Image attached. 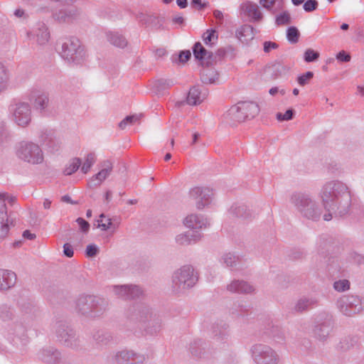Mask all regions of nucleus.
<instances>
[{"label":"nucleus","mask_w":364,"mask_h":364,"mask_svg":"<svg viewBox=\"0 0 364 364\" xmlns=\"http://www.w3.org/2000/svg\"><path fill=\"white\" fill-rule=\"evenodd\" d=\"M318 196L326 210L323 216L325 221H330L333 215L341 217L349 212L352 194L345 183L338 180L326 182L322 186Z\"/></svg>","instance_id":"f257e3e1"},{"label":"nucleus","mask_w":364,"mask_h":364,"mask_svg":"<svg viewBox=\"0 0 364 364\" xmlns=\"http://www.w3.org/2000/svg\"><path fill=\"white\" fill-rule=\"evenodd\" d=\"M290 203L294 206L300 215L312 221H318L323 215V203L320 204L309 194L305 193H294L290 198Z\"/></svg>","instance_id":"f03ea898"},{"label":"nucleus","mask_w":364,"mask_h":364,"mask_svg":"<svg viewBox=\"0 0 364 364\" xmlns=\"http://www.w3.org/2000/svg\"><path fill=\"white\" fill-rule=\"evenodd\" d=\"M15 154L19 160L32 165L41 164L44 161L43 151L40 145L30 140L18 142L15 146Z\"/></svg>","instance_id":"7ed1b4c3"},{"label":"nucleus","mask_w":364,"mask_h":364,"mask_svg":"<svg viewBox=\"0 0 364 364\" xmlns=\"http://www.w3.org/2000/svg\"><path fill=\"white\" fill-rule=\"evenodd\" d=\"M11 120L21 128L28 127L33 119L32 107L27 102L14 100L9 106Z\"/></svg>","instance_id":"20e7f679"},{"label":"nucleus","mask_w":364,"mask_h":364,"mask_svg":"<svg viewBox=\"0 0 364 364\" xmlns=\"http://www.w3.org/2000/svg\"><path fill=\"white\" fill-rule=\"evenodd\" d=\"M250 355L255 364H279L281 362L278 352L263 343L252 345L250 348Z\"/></svg>","instance_id":"39448f33"},{"label":"nucleus","mask_w":364,"mask_h":364,"mask_svg":"<svg viewBox=\"0 0 364 364\" xmlns=\"http://www.w3.org/2000/svg\"><path fill=\"white\" fill-rule=\"evenodd\" d=\"M60 55L68 63H81L85 58V51L80 40L75 37L65 39L62 44Z\"/></svg>","instance_id":"423d86ee"},{"label":"nucleus","mask_w":364,"mask_h":364,"mask_svg":"<svg viewBox=\"0 0 364 364\" xmlns=\"http://www.w3.org/2000/svg\"><path fill=\"white\" fill-rule=\"evenodd\" d=\"M337 306L343 314L350 316L363 310L364 302L359 296L344 295L338 299Z\"/></svg>","instance_id":"0eeeda50"},{"label":"nucleus","mask_w":364,"mask_h":364,"mask_svg":"<svg viewBox=\"0 0 364 364\" xmlns=\"http://www.w3.org/2000/svg\"><path fill=\"white\" fill-rule=\"evenodd\" d=\"M333 328L332 316L327 313H321L315 318L313 332L316 338L325 341Z\"/></svg>","instance_id":"6e6552de"},{"label":"nucleus","mask_w":364,"mask_h":364,"mask_svg":"<svg viewBox=\"0 0 364 364\" xmlns=\"http://www.w3.org/2000/svg\"><path fill=\"white\" fill-rule=\"evenodd\" d=\"M189 197L196 201L198 210L215 205L213 191L208 187H195L190 190Z\"/></svg>","instance_id":"1a4fd4ad"},{"label":"nucleus","mask_w":364,"mask_h":364,"mask_svg":"<svg viewBox=\"0 0 364 364\" xmlns=\"http://www.w3.org/2000/svg\"><path fill=\"white\" fill-rule=\"evenodd\" d=\"M153 313L152 309L146 304L136 303L128 308L127 317L130 321L143 327L144 324H146Z\"/></svg>","instance_id":"9d476101"},{"label":"nucleus","mask_w":364,"mask_h":364,"mask_svg":"<svg viewBox=\"0 0 364 364\" xmlns=\"http://www.w3.org/2000/svg\"><path fill=\"white\" fill-rule=\"evenodd\" d=\"M55 333L58 341L63 346L70 348H77L79 347V338L76 336L75 331L69 326L59 323Z\"/></svg>","instance_id":"9b49d317"},{"label":"nucleus","mask_w":364,"mask_h":364,"mask_svg":"<svg viewBox=\"0 0 364 364\" xmlns=\"http://www.w3.org/2000/svg\"><path fill=\"white\" fill-rule=\"evenodd\" d=\"M6 201L12 205L16 198L5 193H0V238L6 237L9 230Z\"/></svg>","instance_id":"f8f14e48"},{"label":"nucleus","mask_w":364,"mask_h":364,"mask_svg":"<svg viewBox=\"0 0 364 364\" xmlns=\"http://www.w3.org/2000/svg\"><path fill=\"white\" fill-rule=\"evenodd\" d=\"M114 359L118 364H143L146 357L131 350H122L116 353Z\"/></svg>","instance_id":"ddd939ff"},{"label":"nucleus","mask_w":364,"mask_h":364,"mask_svg":"<svg viewBox=\"0 0 364 364\" xmlns=\"http://www.w3.org/2000/svg\"><path fill=\"white\" fill-rule=\"evenodd\" d=\"M113 292L119 298L133 299L143 294L142 289L137 285L124 284L112 287Z\"/></svg>","instance_id":"4468645a"},{"label":"nucleus","mask_w":364,"mask_h":364,"mask_svg":"<svg viewBox=\"0 0 364 364\" xmlns=\"http://www.w3.org/2000/svg\"><path fill=\"white\" fill-rule=\"evenodd\" d=\"M39 139L52 151H58L62 144L60 138L51 129L42 130L39 134Z\"/></svg>","instance_id":"2eb2a0df"},{"label":"nucleus","mask_w":364,"mask_h":364,"mask_svg":"<svg viewBox=\"0 0 364 364\" xmlns=\"http://www.w3.org/2000/svg\"><path fill=\"white\" fill-rule=\"evenodd\" d=\"M28 98L33 104L35 109L41 113L45 112L49 104L48 95L38 90H32Z\"/></svg>","instance_id":"dca6fc26"},{"label":"nucleus","mask_w":364,"mask_h":364,"mask_svg":"<svg viewBox=\"0 0 364 364\" xmlns=\"http://www.w3.org/2000/svg\"><path fill=\"white\" fill-rule=\"evenodd\" d=\"M101 170L94 175L89 181L91 187L100 186L111 173L113 168V164L111 161L105 160L100 164Z\"/></svg>","instance_id":"f3484780"},{"label":"nucleus","mask_w":364,"mask_h":364,"mask_svg":"<svg viewBox=\"0 0 364 364\" xmlns=\"http://www.w3.org/2000/svg\"><path fill=\"white\" fill-rule=\"evenodd\" d=\"M4 336L8 341L17 347L24 346L27 343V337L25 334V329L20 325H16L14 328L9 330Z\"/></svg>","instance_id":"a211bd4d"},{"label":"nucleus","mask_w":364,"mask_h":364,"mask_svg":"<svg viewBox=\"0 0 364 364\" xmlns=\"http://www.w3.org/2000/svg\"><path fill=\"white\" fill-rule=\"evenodd\" d=\"M28 36L35 38L39 45L46 44L50 39V32L48 26L45 23L41 21L34 26Z\"/></svg>","instance_id":"6ab92c4d"},{"label":"nucleus","mask_w":364,"mask_h":364,"mask_svg":"<svg viewBox=\"0 0 364 364\" xmlns=\"http://www.w3.org/2000/svg\"><path fill=\"white\" fill-rule=\"evenodd\" d=\"M208 92L200 86H193L188 91L186 102L190 105H197L202 103L208 97Z\"/></svg>","instance_id":"aec40b11"},{"label":"nucleus","mask_w":364,"mask_h":364,"mask_svg":"<svg viewBox=\"0 0 364 364\" xmlns=\"http://www.w3.org/2000/svg\"><path fill=\"white\" fill-rule=\"evenodd\" d=\"M193 55L195 58L200 61L204 67H209L214 62L212 52L207 50L200 43H196L193 47Z\"/></svg>","instance_id":"412c9836"},{"label":"nucleus","mask_w":364,"mask_h":364,"mask_svg":"<svg viewBox=\"0 0 364 364\" xmlns=\"http://www.w3.org/2000/svg\"><path fill=\"white\" fill-rule=\"evenodd\" d=\"M38 357L42 361L50 364L58 363L61 359L60 353L50 346L42 348L39 351Z\"/></svg>","instance_id":"4be33fe9"},{"label":"nucleus","mask_w":364,"mask_h":364,"mask_svg":"<svg viewBox=\"0 0 364 364\" xmlns=\"http://www.w3.org/2000/svg\"><path fill=\"white\" fill-rule=\"evenodd\" d=\"M240 109H242V111L245 112V114L247 115V119L254 118L259 112L258 105L254 102H240L238 105L231 107V112L234 113L240 110Z\"/></svg>","instance_id":"5701e85b"},{"label":"nucleus","mask_w":364,"mask_h":364,"mask_svg":"<svg viewBox=\"0 0 364 364\" xmlns=\"http://www.w3.org/2000/svg\"><path fill=\"white\" fill-rule=\"evenodd\" d=\"M208 224L207 218L196 214L189 215L183 220L185 228H191L192 230H201L205 228Z\"/></svg>","instance_id":"b1692460"},{"label":"nucleus","mask_w":364,"mask_h":364,"mask_svg":"<svg viewBox=\"0 0 364 364\" xmlns=\"http://www.w3.org/2000/svg\"><path fill=\"white\" fill-rule=\"evenodd\" d=\"M79 16V10L76 8H71L60 10L53 15V18L59 23H71Z\"/></svg>","instance_id":"393cba45"},{"label":"nucleus","mask_w":364,"mask_h":364,"mask_svg":"<svg viewBox=\"0 0 364 364\" xmlns=\"http://www.w3.org/2000/svg\"><path fill=\"white\" fill-rule=\"evenodd\" d=\"M241 9L251 18L253 21H259L263 16L258 6L252 1H247L241 5Z\"/></svg>","instance_id":"a878e982"},{"label":"nucleus","mask_w":364,"mask_h":364,"mask_svg":"<svg viewBox=\"0 0 364 364\" xmlns=\"http://www.w3.org/2000/svg\"><path fill=\"white\" fill-rule=\"evenodd\" d=\"M227 289L232 293L250 294L255 288L243 280H234L227 286Z\"/></svg>","instance_id":"bb28decb"},{"label":"nucleus","mask_w":364,"mask_h":364,"mask_svg":"<svg viewBox=\"0 0 364 364\" xmlns=\"http://www.w3.org/2000/svg\"><path fill=\"white\" fill-rule=\"evenodd\" d=\"M198 274L194 267L190 264L183 266V288L193 287L198 282Z\"/></svg>","instance_id":"cd10ccee"},{"label":"nucleus","mask_w":364,"mask_h":364,"mask_svg":"<svg viewBox=\"0 0 364 364\" xmlns=\"http://www.w3.org/2000/svg\"><path fill=\"white\" fill-rule=\"evenodd\" d=\"M16 282V275L14 272L0 269V290H7L14 287Z\"/></svg>","instance_id":"c85d7f7f"},{"label":"nucleus","mask_w":364,"mask_h":364,"mask_svg":"<svg viewBox=\"0 0 364 364\" xmlns=\"http://www.w3.org/2000/svg\"><path fill=\"white\" fill-rule=\"evenodd\" d=\"M92 301L89 317H97L106 311L108 303L105 299L94 296Z\"/></svg>","instance_id":"c756f323"},{"label":"nucleus","mask_w":364,"mask_h":364,"mask_svg":"<svg viewBox=\"0 0 364 364\" xmlns=\"http://www.w3.org/2000/svg\"><path fill=\"white\" fill-rule=\"evenodd\" d=\"M318 303V300L314 296H302L299 299L294 306L296 312L301 313L314 306Z\"/></svg>","instance_id":"7c9ffc66"},{"label":"nucleus","mask_w":364,"mask_h":364,"mask_svg":"<svg viewBox=\"0 0 364 364\" xmlns=\"http://www.w3.org/2000/svg\"><path fill=\"white\" fill-rule=\"evenodd\" d=\"M93 295H83L80 296L76 302V308L77 311L82 315L89 316L90 313L91 304L93 302Z\"/></svg>","instance_id":"2f4dec72"},{"label":"nucleus","mask_w":364,"mask_h":364,"mask_svg":"<svg viewBox=\"0 0 364 364\" xmlns=\"http://www.w3.org/2000/svg\"><path fill=\"white\" fill-rule=\"evenodd\" d=\"M162 326V320L161 317L153 313L151 317L149 319L146 324L144 325L145 331L149 334H154L160 331Z\"/></svg>","instance_id":"473e14b6"},{"label":"nucleus","mask_w":364,"mask_h":364,"mask_svg":"<svg viewBox=\"0 0 364 364\" xmlns=\"http://www.w3.org/2000/svg\"><path fill=\"white\" fill-rule=\"evenodd\" d=\"M237 38L242 43H247L254 38V28L250 25H243L236 31Z\"/></svg>","instance_id":"72a5a7b5"},{"label":"nucleus","mask_w":364,"mask_h":364,"mask_svg":"<svg viewBox=\"0 0 364 364\" xmlns=\"http://www.w3.org/2000/svg\"><path fill=\"white\" fill-rule=\"evenodd\" d=\"M92 337L96 343L100 346H107L114 340L112 333L103 330L97 331Z\"/></svg>","instance_id":"f704fd0d"},{"label":"nucleus","mask_w":364,"mask_h":364,"mask_svg":"<svg viewBox=\"0 0 364 364\" xmlns=\"http://www.w3.org/2000/svg\"><path fill=\"white\" fill-rule=\"evenodd\" d=\"M106 35L108 41L116 47L124 48L127 45L126 38L117 31H108Z\"/></svg>","instance_id":"c9c22d12"},{"label":"nucleus","mask_w":364,"mask_h":364,"mask_svg":"<svg viewBox=\"0 0 364 364\" xmlns=\"http://www.w3.org/2000/svg\"><path fill=\"white\" fill-rule=\"evenodd\" d=\"M186 229L183 231V245L195 244L200 240L202 237L200 230Z\"/></svg>","instance_id":"e433bc0d"},{"label":"nucleus","mask_w":364,"mask_h":364,"mask_svg":"<svg viewBox=\"0 0 364 364\" xmlns=\"http://www.w3.org/2000/svg\"><path fill=\"white\" fill-rule=\"evenodd\" d=\"M229 213L234 217L242 218H247L251 215L247 207L242 203L232 205L229 210Z\"/></svg>","instance_id":"4c0bfd02"},{"label":"nucleus","mask_w":364,"mask_h":364,"mask_svg":"<svg viewBox=\"0 0 364 364\" xmlns=\"http://www.w3.org/2000/svg\"><path fill=\"white\" fill-rule=\"evenodd\" d=\"M17 305L23 315H31L35 312V306L29 299L21 298L18 300Z\"/></svg>","instance_id":"58836bf2"},{"label":"nucleus","mask_w":364,"mask_h":364,"mask_svg":"<svg viewBox=\"0 0 364 364\" xmlns=\"http://www.w3.org/2000/svg\"><path fill=\"white\" fill-rule=\"evenodd\" d=\"M181 278L182 269L179 268L173 272L171 277V290L173 294H177L181 292Z\"/></svg>","instance_id":"ea45409f"},{"label":"nucleus","mask_w":364,"mask_h":364,"mask_svg":"<svg viewBox=\"0 0 364 364\" xmlns=\"http://www.w3.org/2000/svg\"><path fill=\"white\" fill-rule=\"evenodd\" d=\"M259 3L264 9L272 14L276 12L274 6H276L278 9H282L284 4L283 0H259Z\"/></svg>","instance_id":"a19ab883"},{"label":"nucleus","mask_w":364,"mask_h":364,"mask_svg":"<svg viewBox=\"0 0 364 364\" xmlns=\"http://www.w3.org/2000/svg\"><path fill=\"white\" fill-rule=\"evenodd\" d=\"M218 78L217 71L212 68H203L201 73V80L205 84H213Z\"/></svg>","instance_id":"79ce46f5"},{"label":"nucleus","mask_w":364,"mask_h":364,"mask_svg":"<svg viewBox=\"0 0 364 364\" xmlns=\"http://www.w3.org/2000/svg\"><path fill=\"white\" fill-rule=\"evenodd\" d=\"M9 71L6 67L0 62V93L6 90L9 84Z\"/></svg>","instance_id":"37998d69"},{"label":"nucleus","mask_w":364,"mask_h":364,"mask_svg":"<svg viewBox=\"0 0 364 364\" xmlns=\"http://www.w3.org/2000/svg\"><path fill=\"white\" fill-rule=\"evenodd\" d=\"M218 33L215 29H208L203 35L204 43L208 46H213L217 43Z\"/></svg>","instance_id":"c03bdc74"},{"label":"nucleus","mask_w":364,"mask_h":364,"mask_svg":"<svg viewBox=\"0 0 364 364\" xmlns=\"http://www.w3.org/2000/svg\"><path fill=\"white\" fill-rule=\"evenodd\" d=\"M206 343L200 340L195 341L191 346V352L193 355L198 357H203L205 353Z\"/></svg>","instance_id":"a18cd8bd"},{"label":"nucleus","mask_w":364,"mask_h":364,"mask_svg":"<svg viewBox=\"0 0 364 364\" xmlns=\"http://www.w3.org/2000/svg\"><path fill=\"white\" fill-rule=\"evenodd\" d=\"M96 156L95 153H89L85 156L84 162L81 166V171L83 173H87L92 166L96 162Z\"/></svg>","instance_id":"49530a36"},{"label":"nucleus","mask_w":364,"mask_h":364,"mask_svg":"<svg viewBox=\"0 0 364 364\" xmlns=\"http://www.w3.org/2000/svg\"><path fill=\"white\" fill-rule=\"evenodd\" d=\"M14 318V312L10 306L6 304H0V318L2 321H10Z\"/></svg>","instance_id":"de8ad7c7"},{"label":"nucleus","mask_w":364,"mask_h":364,"mask_svg":"<svg viewBox=\"0 0 364 364\" xmlns=\"http://www.w3.org/2000/svg\"><path fill=\"white\" fill-rule=\"evenodd\" d=\"M97 228L103 231L107 230L112 225L111 218H107L104 213L100 214V218L97 220Z\"/></svg>","instance_id":"09e8293b"},{"label":"nucleus","mask_w":364,"mask_h":364,"mask_svg":"<svg viewBox=\"0 0 364 364\" xmlns=\"http://www.w3.org/2000/svg\"><path fill=\"white\" fill-rule=\"evenodd\" d=\"M81 159L79 158L73 159L69 165L65 168L64 173L65 175H71L78 170L81 165Z\"/></svg>","instance_id":"8fccbe9b"},{"label":"nucleus","mask_w":364,"mask_h":364,"mask_svg":"<svg viewBox=\"0 0 364 364\" xmlns=\"http://www.w3.org/2000/svg\"><path fill=\"white\" fill-rule=\"evenodd\" d=\"M238 258L232 253L224 254L221 259L220 262L226 267H233L237 264Z\"/></svg>","instance_id":"3c124183"},{"label":"nucleus","mask_w":364,"mask_h":364,"mask_svg":"<svg viewBox=\"0 0 364 364\" xmlns=\"http://www.w3.org/2000/svg\"><path fill=\"white\" fill-rule=\"evenodd\" d=\"M140 115L134 114L126 117L122 121H121L119 124V127L120 129H124L127 127V125H132L137 122L140 117Z\"/></svg>","instance_id":"603ef678"},{"label":"nucleus","mask_w":364,"mask_h":364,"mask_svg":"<svg viewBox=\"0 0 364 364\" xmlns=\"http://www.w3.org/2000/svg\"><path fill=\"white\" fill-rule=\"evenodd\" d=\"M333 289L338 292H343L350 289V282L348 279H339L333 283Z\"/></svg>","instance_id":"864d4df0"},{"label":"nucleus","mask_w":364,"mask_h":364,"mask_svg":"<svg viewBox=\"0 0 364 364\" xmlns=\"http://www.w3.org/2000/svg\"><path fill=\"white\" fill-rule=\"evenodd\" d=\"M287 40L291 43H297L299 38V30L294 26L288 28L287 31Z\"/></svg>","instance_id":"5fc2aeb1"},{"label":"nucleus","mask_w":364,"mask_h":364,"mask_svg":"<svg viewBox=\"0 0 364 364\" xmlns=\"http://www.w3.org/2000/svg\"><path fill=\"white\" fill-rule=\"evenodd\" d=\"M291 22V16L287 11H283L276 16L275 23L277 26H283Z\"/></svg>","instance_id":"6e6d98bb"},{"label":"nucleus","mask_w":364,"mask_h":364,"mask_svg":"<svg viewBox=\"0 0 364 364\" xmlns=\"http://www.w3.org/2000/svg\"><path fill=\"white\" fill-rule=\"evenodd\" d=\"M319 58V53L314 50L311 48L306 50L304 53V60L306 63H311L316 61Z\"/></svg>","instance_id":"4d7b16f0"},{"label":"nucleus","mask_w":364,"mask_h":364,"mask_svg":"<svg viewBox=\"0 0 364 364\" xmlns=\"http://www.w3.org/2000/svg\"><path fill=\"white\" fill-rule=\"evenodd\" d=\"M174 85L173 80L159 79L155 83V87L158 90H163Z\"/></svg>","instance_id":"13d9d810"},{"label":"nucleus","mask_w":364,"mask_h":364,"mask_svg":"<svg viewBox=\"0 0 364 364\" xmlns=\"http://www.w3.org/2000/svg\"><path fill=\"white\" fill-rule=\"evenodd\" d=\"M228 115L230 116L231 119L237 122H242L247 119V115L245 114L244 111H242V109H240L237 112L232 113L230 108L228 111Z\"/></svg>","instance_id":"bf43d9fd"},{"label":"nucleus","mask_w":364,"mask_h":364,"mask_svg":"<svg viewBox=\"0 0 364 364\" xmlns=\"http://www.w3.org/2000/svg\"><path fill=\"white\" fill-rule=\"evenodd\" d=\"M314 77V73L311 71H307L303 75L297 77V82L301 86L307 85L309 80Z\"/></svg>","instance_id":"052dcab7"},{"label":"nucleus","mask_w":364,"mask_h":364,"mask_svg":"<svg viewBox=\"0 0 364 364\" xmlns=\"http://www.w3.org/2000/svg\"><path fill=\"white\" fill-rule=\"evenodd\" d=\"M294 115L293 109H287L284 114L278 112L276 115L277 120L279 121H288L292 119Z\"/></svg>","instance_id":"680f3d73"},{"label":"nucleus","mask_w":364,"mask_h":364,"mask_svg":"<svg viewBox=\"0 0 364 364\" xmlns=\"http://www.w3.org/2000/svg\"><path fill=\"white\" fill-rule=\"evenodd\" d=\"M99 252L97 246L95 244L88 245L86 247L85 254L88 257H95Z\"/></svg>","instance_id":"e2e57ef3"},{"label":"nucleus","mask_w":364,"mask_h":364,"mask_svg":"<svg viewBox=\"0 0 364 364\" xmlns=\"http://www.w3.org/2000/svg\"><path fill=\"white\" fill-rule=\"evenodd\" d=\"M318 2L316 0H307L304 4V9L306 12H311L316 9Z\"/></svg>","instance_id":"0e129e2a"},{"label":"nucleus","mask_w":364,"mask_h":364,"mask_svg":"<svg viewBox=\"0 0 364 364\" xmlns=\"http://www.w3.org/2000/svg\"><path fill=\"white\" fill-rule=\"evenodd\" d=\"M76 222L80 226V228L82 232L87 233L90 229V224L88 222H87L85 220H84L82 218H78L76 220Z\"/></svg>","instance_id":"69168bd1"},{"label":"nucleus","mask_w":364,"mask_h":364,"mask_svg":"<svg viewBox=\"0 0 364 364\" xmlns=\"http://www.w3.org/2000/svg\"><path fill=\"white\" fill-rule=\"evenodd\" d=\"M336 58L341 62H349L350 60V55L344 50H342L337 54Z\"/></svg>","instance_id":"338daca9"},{"label":"nucleus","mask_w":364,"mask_h":364,"mask_svg":"<svg viewBox=\"0 0 364 364\" xmlns=\"http://www.w3.org/2000/svg\"><path fill=\"white\" fill-rule=\"evenodd\" d=\"M63 253L68 257H72L74 255L73 248L69 243L63 245Z\"/></svg>","instance_id":"774afa93"}]
</instances>
